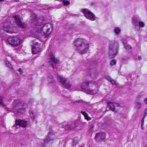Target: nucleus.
<instances>
[{
	"instance_id": "f257e3e1",
	"label": "nucleus",
	"mask_w": 147,
	"mask_h": 147,
	"mask_svg": "<svg viewBox=\"0 0 147 147\" xmlns=\"http://www.w3.org/2000/svg\"><path fill=\"white\" fill-rule=\"evenodd\" d=\"M32 23L36 25L35 27L36 31L35 33L33 32L32 34V36L38 39L40 34L41 35H44L47 37L51 33L53 29L51 24L50 23H47L42 26H41V21L36 16V15L33 14L31 16Z\"/></svg>"
},
{
	"instance_id": "f03ea898",
	"label": "nucleus",
	"mask_w": 147,
	"mask_h": 147,
	"mask_svg": "<svg viewBox=\"0 0 147 147\" xmlns=\"http://www.w3.org/2000/svg\"><path fill=\"white\" fill-rule=\"evenodd\" d=\"M74 44L75 49L80 54H85L89 50V44L84 39L78 38L74 41Z\"/></svg>"
},
{
	"instance_id": "7ed1b4c3",
	"label": "nucleus",
	"mask_w": 147,
	"mask_h": 147,
	"mask_svg": "<svg viewBox=\"0 0 147 147\" xmlns=\"http://www.w3.org/2000/svg\"><path fill=\"white\" fill-rule=\"evenodd\" d=\"M92 84H93L91 82H85L81 84V88L85 92L90 94L94 95L97 93L98 91L91 89L90 87Z\"/></svg>"
},
{
	"instance_id": "20e7f679",
	"label": "nucleus",
	"mask_w": 147,
	"mask_h": 147,
	"mask_svg": "<svg viewBox=\"0 0 147 147\" xmlns=\"http://www.w3.org/2000/svg\"><path fill=\"white\" fill-rule=\"evenodd\" d=\"M119 47V45L117 42H114L110 43L109 52L110 58H113L117 55Z\"/></svg>"
},
{
	"instance_id": "39448f33",
	"label": "nucleus",
	"mask_w": 147,
	"mask_h": 147,
	"mask_svg": "<svg viewBox=\"0 0 147 147\" xmlns=\"http://www.w3.org/2000/svg\"><path fill=\"white\" fill-rule=\"evenodd\" d=\"M20 38L16 36L9 38L5 40L7 44H9L11 46L15 47L18 46L20 44Z\"/></svg>"
},
{
	"instance_id": "423d86ee",
	"label": "nucleus",
	"mask_w": 147,
	"mask_h": 147,
	"mask_svg": "<svg viewBox=\"0 0 147 147\" xmlns=\"http://www.w3.org/2000/svg\"><path fill=\"white\" fill-rule=\"evenodd\" d=\"M4 30L7 32L9 33H16L18 30V28L15 26L10 23H5L3 25Z\"/></svg>"
},
{
	"instance_id": "0eeeda50",
	"label": "nucleus",
	"mask_w": 147,
	"mask_h": 147,
	"mask_svg": "<svg viewBox=\"0 0 147 147\" xmlns=\"http://www.w3.org/2000/svg\"><path fill=\"white\" fill-rule=\"evenodd\" d=\"M81 11L86 18L91 21H94L95 20L96 16L94 14L88 9H83Z\"/></svg>"
},
{
	"instance_id": "6e6552de",
	"label": "nucleus",
	"mask_w": 147,
	"mask_h": 147,
	"mask_svg": "<svg viewBox=\"0 0 147 147\" xmlns=\"http://www.w3.org/2000/svg\"><path fill=\"white\" fill-rule=\"evenodd\" d=\"M27 107V105L26 104L20 102L17 103L16 105L15 109L18 112L22 113L25 111Z\"/></svg>"
},
{
	"instance_id": "1a4fd4ad",
	"label": "nucleus",
	"mask_w": 147,
	"mask_h": 147,
	"mask_svg": "<svg viewBox=\"0 0 147 147\" xmlns=\"http://www.w3.org/2000/svg\"><path fill=\"white\" fill-rule=\"evenodd\" d=\"M13 18L14 19L16 24L18 27L23 28H25L27 27L26 24L21 21L19 16H13Z\"/></svg>"
},
{
	"instance_id": "9d476101",
	"label": "nucleus",
	"mask_w": 147,
	"mask_h": 147,
	"mask_svg": "<svg viewBox=\"0 0 147 147\" xmlns=\"http://www.w3.org/2000/svg\"><path fill=\"white\" fill-rule=\"evenodd\" d=\"M57 78L59 81L61 83L65 88L68 89L71 87L72 84L69 81H67L66 79L60 76H58Z\"/></svg>"
},
{
	"instance_id": "9b49d317",
	"label": "nucleus",
	"mask_w": 147,
	"mask_h": 147,
	"mask_svg": "<svg viewBox=\"0 0 147 147\" xmlns=\"http://www.w3.org/2000/svg\"><path fill=\"white\" fill-rule=\"evenodd\" d=\"M27 125L28 124L27 121L24 120L18 119L16 120L15 125H13L12 127L13 129H14V130H16V129H18V127H17L16 128H15L16 127L19 126H21L25 128Z\"/></svg>"
},
{
	"instance_id": "f8f14e48",
	"label": "nucleus",
	"mask_w": 147,
	"mask_h": 147,
	"mask_svg": "<svg viewBox=\"0 0 147 147\" xmlns=\"http://www.w3.org/2000/svg\"><path fill=\"white\" fill-rule=\"evenodd\" d=\"M55 138V134L53 131H51L48 133L46 140H41V142L43 143V144H45L48 142L53 140Z\"/></svg>"
},
{
	"instance_id": "ddd939ff",
	"label": "nucleus",
	"mask_w": 147,
	"mask_h": 147,
	"mask_svg": "<svg viewBox=\"0 0 147 147\" xmlns=\"http://www.w3.org/2000/svg\"><path fill=\"white\" fill-rule=\"evenodd\" d=\"M76 125V123L73 122H70L69 123L65 122L62 123V127L66 129H71L75 127Z\"/></svg>"
},
{
	"instance_id": "4468645a",
	"label": "nucleus",
	"mask_w": 147,
	"mask_h": 147,
	"mask_svg": "<svg viewBox=\"0 0 147 147\" xmlns=\"http://www.w3.org/2000/svg\"><path fill=\"white\" fill-rule=\"evenodd\" d=\"M105 134L104 133H99L96 134L95 139L98 142H101L105 140Z\"/></svg>"
},
{
	"instance_id": "2eb2a0df",
	"label": "nucleus",
	"mask_w": 147,
	"mask_h": 147,
	"mask_svg": "<svg viewBox=\"0 0 147 147\" xmlns=\"http://www.w3.org/2000/svg\"><path fill=\"white\" fill-rule=\"evenodd\" d=\"M48 57L47 61V62L50 63L51 61H52L55 63H58L59 62V60L55 57L53 53L51 52L49 54Z\"/></svg>"
},
{
	"instance_id": "dca6fc26",
	"label": "nucleus",
	"mask_w": 147,
	"mask_h": 147,
	"mask_svg": "<svg viewBox=\"0 0 147 147\" xmlns=\"http://www.w3.org/2000/svg\"><path fill=\"white\" fill-rule=\"evenodd\" d=\"M119 105L117 103L109 102L108 103V106L107 108L109 110H111L113 111H115V108L117 107H119Z\"/></svg>"
},
{
	"instance_id": "f3484780",
	"label": "nucleus",
	"mask_w": 147,
	"mask_h": 147,
	"mask_svg": "<svg viewBox=\"0 0 147 147\" xmlns=\"http://www.w3.org/2000/svg\"><path fill=\"white\" fill-rule=\"evenodd\" d=\"M37 40H35L34 41H33L32 42V48H36L38 47V48L40 47V44L39 43L36 41Z\"/></svg>"
},
{
	"instance_id": "a211bd4d",
	"label": "nucleus",
	"mask_w": 147,
	"mask_h": 147,
	"mask_svg": "<svg viewBox=\"0 0 147 147\" xmlns=\"http://www.w3.org/2000/svg\"><path fill=\"white\" fill-rule=\"evenodd\" d=\"M142 106L141 102L139 101H136L135 102V108L138 110Z\"/></svg>"
},
{
	"instance_id": "6ab92c4d",
	"label": "nucleus",
	"mask_w": 147,
	"mask_h": 147,
	"mask_svg": "<svg viewBox=\"0 0 147 147\" xmlns=\"http://www.w3.org/2000/svg\"><path fill=\"white\" fill-rule=\"evenodd\" d=\"M36 48H32V53L33 54H36L39 52L40 51V48H38V47Z\"/></svg>"
},
{
	"instance_id": "aec40b11",
	"label": "nucleus",
	"mask_w": 147,
	"mask_h": 147,
	"mask_svg": "<svg viewBox=\"0 0 147 147\" xmlns=\"http://www.w3.org/2000/svg\"><path fill=\"white\" fill-rule=\"evenodd\" d=\"M5 64L6 66L9 67L10 69L14 71V70L12 66V65L10 64V62L7 60H5Z\"/></svg>"
},
{
	"instance_id": "412c9836",
	"label": "nucleus",
	"mask_w": 147,
	"mask_h": 147,
	"mask_svg": "<svg viewBox=\"0 0 147 147\" xmlns=\"http://www.w3.org/2000/svg\"><path fill=\"white\" fill-rule=\"evenodd\" d=\"M81 113L84 116L85 119H86L88 121L90 120L91 118L88 117V114L85 111H82L81 112Z\"/></svg>"
},
{
	"instance_id": "4be33fe9",
	"label": "nucleus",
	"mask_w": 147,
	"mask_h": 147,
	"mask_svg": "<svg viewBox=\"0 0 147 147\" xmlns=\"http://www.w3.org/2000/svg\"><path fill=\"white\" fill-rule=\"evenodd\" d=\"M134 29L135 30L137 31H139L140 30V26H138L137 23H135L134 24Z\"/></svg>"
},
{
	"instance_id": "5701e85b",
	"label": "nucleus",
	"mask_w": 147,
	"mask_h": 147,
	"mask_svg": "<svg viewBox=\"0 0 147 147\" xmlns=\"http://www.w3.org/2000/svg\"><path fill=\"white\" fill-rule=\"evenodd\" d=\"M9 57H10L13 60L16 61L17 58L16 55H13L12 54H9Z\"/></svg>"
},
{
	"instance_id": "b1692460",
	"label": "nucleus",
	"mask_w": 147,
	"mask_h": 147,
	"mask_svg": "<svg viewBox=\"0 0 147 147\" xmlns=\"http://www.w3.org/2000/svg\"><path fill=\"white\" fill-rule=\"evenodd\" d=\"M124 45L125 46L124 47L126 49L129 50H130V51H131V47L130 45L127 44H125Z\"/></svg>"
},
{
	"instance_id": "393cba45",
	"label": "nucleus",
	"mask_w": 147,
	"mask_h": 147,
	"mask_svg": "<svg viewBox=\"0 0 147 147\" xmlns=\"http://www.w3.org/2000/svg\"><path fill=\"white\" fill-rule=\"evenodd\" d=\"M139 20V18L137 17H135L132 18V20L134 24H135V23H137V22Z\"/></svg>"
},
{
	"instance_id": "a878e982",
	"label": "nucleus",
	"mask_w": 147,
	"mask_h": 147,
	"mask_svg": "<svg viewBox=\"0 0 147 147\" xmlns=\"http://www.w3.org/2000/svg\"><path fill=\"white\" fill-rule=\"evenodd\" d=\"M115 32L117 34H119L121 31L120 29L118 27L116 28L114 30Z\"/></svg>"
},
{
	"instance_id": "bb28decb",
	"label": "nucleus",
	"mask_w": 147,
	"mask_h": 147,
	"mask_svg": "<svg viewBox=\"0 0 147 147\" xmlns=\"http://www.w3.org/2000/svg\"><path fill=\"white\" fill-rule=\"evenodd\" d=\"M61 2H62L63 5L65 6H67L69 4V2L67 1H61Z\"/></svg>"
},
{
	"instance_id": "cd10ccee",
	"label": "nucleus",
	"mask_w": 147,
	"mask_h": 147,
	"mask_svg": "<svg viewBox=\"0 0 147 147\" xmlns=\"http://www.w3.org/2000/svg\"><path fill=\"white\" fill-rule=\"evenodd\" d=\"M138 24L140 27L143 28L145 26V23L144 22L140 21L138 22Z\"/></svg>"
},
{
	"instance_id": "c85d7f7f",
	"label": "nucleus",
	"mask_w": 147,
	"mask_h": 147,
	"mask_svg": "<svg viewBox=\"0 0 147 147\" xmlns=\"http://www.w3.org/2000/svg\"><path fill=\"white\" fill-rule=\"evenodd\" d=\"M145 117H143V118L142 119L141 121V128H142V129H143V126L144 124V119Z\"/></svg>"
},
{
	"instance_id": "c756f323",
	"label": "nucleus",
	"mask_w": 147,
	"mask_h": 147,
	"mask_svg": "<svg viewBox=\"0 0 147 147\" xmlns=\"http://www.w3.org/2000/svg\"><path fill=\"white\" fill-rule=\"evenodd\" d=\"M0 105L3 106H4L3 101V97L1 96H0Z\"/></svg>"
},
{
	"instance_id": "7c9ffc66",
	"label": "nucleus",
	"mask_w": 147,
	"mask_h": 147,
	"mask_svg": "<svg viewBox=\"0 0 147 147\" xmlns=\"http://www.w3.org/2000/svg\"><path fill=\"white\" fill-rule=\"evenodd\" d=\"M30 115L32 119H34L35 117V115L34 113L32 112H31L30 113Z\"/></svg>"
},
{
	"instance_id": "2f4dec72",
	"label": "nucleus",
	"mask_w": 147,
	"mask_h": 147,
	"mask_svg": "<svg viewBox=\"0 0 147 147\" xmlns=\"http://www.w3.org/2000/svg\"><path fill=\"white\" fill-rule=\"evenodd\" d=\"M116 63V61L115 60H113L112 61H111L110 64L111 65H115Z\"/></svg>"
},
{
	"instance_id": "473e14b6",
	"label": "nucleus",
	"mask_w": 147,
	"mask_h": 147,
	"mask_svg": "<svg viewBox=\"0 0 147 147\" xmlns=\"http://www.w3.org/2000/svg\"><path fill=\"white\" fill-rule=\"evenodd\" d=\"M78 143V141L77 140H75V139L73 140V145H74Z\"/></svg>"
},
{
	"instance_id": "72a5a7b5",
	"label": "nucleus",
	"mask_w": 147,
	"mask_h": 147,
	"mask_svg": "<svg viewBox=\"0 0 147 147\" xmlns=\"http://www.w3.org/2000/svg\"><path fill=\"white\" fill-rule=\"evenodd\" d=\"M34 102V100L32 98H30L28 100V103L30 104H31Z\"/></svg>"
},
{
	"instance_id": "f704fd0d",
	"label": "nucleus",
	"mask_w": 147,
	"mask_h": 147,
	"mask_svg": "<svg viewBox=\"0 0 147 147\" xmlns=\"http://www.w3.org/2000/svg\"><path fill=\"white\" fill-rule=\"evenodd\" d=\"M147 114V109H146L144 111V113L143 117H145Z\"/></svg>"
},
{
	"instance_id": "c9c22d12",
	"label": "nucleus",
	"mask_w": 147,
	"mask_h": 147,
	"mask_svg": "<svg viewBox=\"0 0 147 147\" xmlns=\"http://www.w3.org/2000/svg\"><path fill=\"white\" fill-rule=\"evenodd\" d=\"M121 41L124 45H125V44H127V43L126 42L125 39V38L122 39H121Z\"/></svg>"
},
{
	"instance_id": "e433bc0d",
	"label": "nucleus",
	"mask_w": 147,
	"mask_h": 147,
	"mask_svg": "<svg viewBox=\"0 0 147 147\" xmlns=\"http://www.w3.org/2000/svg\"><path fill=\"white\" fill-rule=\"evenodd\" d=\"M106 78L110 82H111L112 80L111 77L109 76H107L106 77Z\"/></svg>"
},
{
	"instance_id": "4c0bfd02",
	"label": "nucleus",
	"mask_w": 147,
	"mask_h": 147,
	"mask_svg": "<svg viewBox=\"0 0 147 147\" xmlns=\"http://www.w3.org/2000/svg\"><path fill=\"white\" fill-rule=\"evenodd\" d=\"M129 59V57H127L126 58H123V59L122 60V62L123 63V61L124 60H127Z\"/></svg>"
},
{
	"instance_id": "58836bf2",
	"label": "nucleus",
	"mask_w": 147,
	"mask_h": 147,
	"mask_svg": "<svg viewBox=\"0 0 147 147\" xmlns=\"http://www.w3.org/2000/svg\"><path fill=\"white\" fill-rule=\"evenodd\" d=\"M111 82L113 84H115V82L114 80H112Z\"/></svg>"
},
{
	"instance_id": "ea45409f",
	"label": "nucleus",
	"mask_w": 147,
	"mask_h": 147,
	"mask_svg": "<svg viewBox=\"0 0 147 147\" xmlns=\"http://www.w3.org/2000/svg\"><path fill=\"white\" fill-rule=\"evenodd\" d=\"M138 59L140 60H141L142 59L141 57L140 56H138Z\"/></svg>"
},
{
	"instance_id": "a19ab883",
	"label": "nucleus",
	"mask_w": 147,
	"mask_h": 147,
	"mask_svg": "<svg viewBox=\"0 0 147 147\" xmlns=\"http://www.w3.org/2000/svg\"><path fill=\"white\" fill-rule=\"evenodd\" d=\"M144 102H146V104H147V98L145 99Z\"/></svg>"
},
{
	"instance_id": "79ce46f5",
	"label": "nucleus",
	"mask_w": 147,
	"mask_h": 147,
	"mask_svg": "<svg viewBox=\"0 0 147 147\" xmlns=\"http://www.w3.org/2000/svg\"><path fill=\"white\" fill-rule=\"evenodd\" d=\"M61 5H59V6L58 7H57L56 8H59L61 7Z\"/></svg>"
},
{
	"instance_id": "37998d69",
	"label": "nucleus",
	"mask_w": 147,
	"mask_h": 147,
	"mask_svg": "<svg viewBox=\"0 0 147 147\" xmlns=\"http://www.w3.org/2000/svg\"><path fill=\"white\" fill-rule=\"evenodd\" d=\"M18 71L20 72H22V71L21 70V69H19L18 70Z\"/></svg>"
},
{
	"instance_id": "c03bdc74",
	"label": "nucleus",
	"mask_w": 147,
	"mask_h": 147,
	"mask_svg": "<svg viewBox=\"0 0 147 147\" xmlns=\"http://www.w3.org/2000/svg\"><path fill=\"white\" fill-rule=\"evenodd\" d=\"M74 15L76 16H78H78H80V15H79V14H74Z\"/></svg>"
},
{
	"instance_id": "a18cd8bd",
	"label": "nucleus",
	"mask_w": 147,
	"mask_h": 147,
	"mask_svg": "<svg viewBox=\"0 0 147 147\" xmlns=\"http://www.w3.org/2000/svg\"><path fill=\"white\" fill-rule=\"evenodd\" d=\"M82 100H79L78 101H77V102H82Z\"/></svg>"
},
{
	"instance_id": "49530a36",
	"label": "nucleus",
	"mask_w": 147,
	"mask_h": 147,
	"mask_svg": "<svg viewBox=\"0 0 147 147\" xmlns=\"http://www.w3.org/2000/svg\"><path fill=\"white\" fill-rule=\"evenodd\" d=\"M4 1V0H0V2L3 1Z\"/></svg>"
},
{
	"instance_id": "de8ad7c7",
	"label": "nucleus",
	"mask_w": 147,
	"mask_h": 147,
	"mask_svg": "<svg viewBox=\"0 0 147 147\" xmlns=\"http://www.w3.org/2000/svg\"><path fill=\"white\" fill-rule=\"evenodd\" d=\"M7 109L8 111H11V110H10V109Z\"/></svg>"
},
{
	"instance_id": "09e8293b",
	"label": "nucleus",
	"mask_w": 147,
	"mask_h": 147,
	"mask_svg": "<svg viewBox=\"0 0 147 147\" xmlns=\"http://www.w3.org/2000/svg\"><path fill=\"white\" fill-rule=\"evenodd\" d=\"M51 65L52 67H53V68H54V65L53 64H51Z\"/></svg>"
},
{
	"instance_id": "8fccbe9b",
	"label": "nucleus",
	"mask_w": 147,
	"mask_h": 147,
	"mask_svg": "<svg viewBox=\"0 0 147 147\" xmlns=\"http://www.w3.org/2000/svg\"><path fill=\"white\" fill-rule=\"evenodd\" d=\"M15 1L17 2L18 1V0H14Z\"/></svg>"
},
{
	"instance_id": "3c124183",
	"label": "nucleus",
	"mask_w": 147,
	"mask_h": 147,
	"mask_svg": "<svg viewBox=\"0 0 147 147\" xmlns=\"http://www.w3.org/2000/svg\"><path fill=\"white\" fill-rule=\"evenodd\" d=\"M91 127H93V125H92V126H91Z\"/></svg>"
},
{
	"instance_id": "603ef678",
	"label": "nucleus",
	"mask_w": 147,
	"mask_h": 147,
	"mask_svg": "<svg viewBox=\"0 0 147 147\" xmlns=\"http://www.w3.org/2000/svg\"><path fill=\"white\" fill-rule=\"evenodd\" d=\"M90 131H92V130L91 129H90Z\"/></svg>"
}]
</instances>
